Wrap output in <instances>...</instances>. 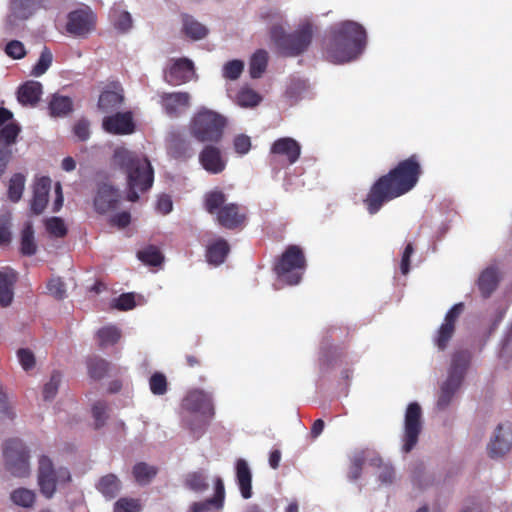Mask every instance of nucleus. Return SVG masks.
I'll return each instance as SVG.
<instances>
[{
    "label": "nucleus",
    "instance_id": "nucleus-55",
    "mask_svg": "<svg viewBox=\"0 0 512 512\" xmlns=\"http://www.w3.org/2000/svg\"><path fill=\"white\" fill-rule=\"evenodd\" d=\"M108 406L104 401H97L92 407V415L95 420V428L104 426L107 419Z\"/></svg>",
    "mask_w": 512,
    "mask_h": 512
},
{
    "label": "nucleus",
    "instance_id": "nucleus-38",
    "mask_svg": "<svg viewBox=\"0 0 512 512\" xmlns=\"http://www.w3.org/2000/svg\"><path fill=\"white\" fill-rule=\"evenodd\" d=\"M155 466L148 465L145 462H139L134 465L132 473L135 481L140 485H147L157 474Z\"/></svg>",
    "mask_w": 512,
    "mask_h": 512
},
{
    "label": "nucleus",
    "instance_id": "nucleus-27",
    "mask_svg": "<svg viewBox=\"0 0 512 512\" xmlns=\"http://www.w3.org/2000/svg\"><path fill=\"white\" fill-rule=\"evenodd\" d=\"M168 153L175 160L185 162L195 155V150L191 141L174 136L170 141Z\"/></svg>",
    "mask_w": 512,
    "mask_h": 512
},
{
    "label": "nucleus",
    "instance_id": "nucleus-52",
    "mask_svg": "<svg viewBox=\"0 0 512 512\" xmlns=\"http://www.w3.org/2000/svg\"><path fill=\"white\" fill-rule=\"evenodd\" d=\"M185 484L189 489L197 492L204 491L208 487L206 478L201 472L188 474L185 479Z\"/></svg>",
    "mask_w": 512,
    "mask_h": 512
},
{
    "label": "nucleus",
    "instance_id": "nucleus-46",
    "mask_svg": "<svg viewBox=\"0 0 512 512\" xmlns=\"http://www.w3.org/2000/svg\"><path fill=\"white\" fill-rule=\"evenodd\" d=\"M11 500L18 506L28 508L35 502V493L26 488H18L11 493Z\"/></svg>",
    "mask_w": 512,
    "mask_h": 512
},
{
    "label": "nucleus",
    "instance_id": "nucleus-1",
    "mask_svg": "<svg viewBox=\"0 0 512 512\" xmlns=\"http://www.w3.org/2000/svg\"><path fill=\"white\" fill-rule=\"evenodd\" d=\"M422 174L417 154L401 160L388 173L380 176L370 187L363 204L370 215L378 213L388 202L410 192Z\"/></svg>",
    "mask_w": 512,
    "mask_h": 512
},
{
    "label": "nucleus",
    "instance_id": "nucleus-15",
    "mask_svg": "<svg viewBox=\"0 0 512 512\" xmlns=\"http://www.w3.org/2000/svg\"><path fill=\"white\" fill-rule=\"evenodd\" d=\"M121 200L120 191L108 183H102L98 186L94 197L95 210L104 214L118 207Z\"/></svg>",
    "mask_w": 512,
    "mask_h": 512
},
{
    "label": "nucleus",
    "instance_id": "nucleus-11",
    "mask_svg": "<svg viewBox=\"0 0 512 512\" xmlns=\"http://www.w3.org/2000/svg\"><path fill=\"white\" fill-rule=\"evenodd\" d=\"M464 310L463 303H457L453 305L445 315L443 323L435 332L433 337L434 345L440 350L444 351L447 349L448 344L454 336L456 329V322Z\"/></svg>",
    "mask_w": 512,
    "mask_h": 512
},
{
    "label": "nucleus",
    "instance_id": "nucleus-14",
    "mask_svg": "<svg viewBox=\"0 0 512 512\" xmlns=\"http://www.w3.org/2000/svg\"><path fill=\"white\" fill-rule=\"evenodd\" d=\"M199 163L210 174H220L226 168V160L216 144L206 143L199 153Z\"/></svg>",
    "mask_w": 512,
    "mask_h": 512
},
{
    "label": "nucleus",
    "instance_id": "nucleus-2",
    "mask_svg": "<svg viewBox=\"0 0 512 512\" xmlns=\"http://www.w3.org/2000/svg\"><path fill=\"white\" fill-rule=\"evenodd\" d=\"M367 35L364 27L354 21L339 23L330 32L325 45V57L342 64L355 60L365 49Z\"/></svg>",
    "mask_w": 512,
    "mask_h": 512
},
{
    "label": "nucleus",
    "instance_id": "nucleus-51",
    "mask_svg": "<svg viewBox=\"0 0 512 512\" xmlns=\"http://www.w3.org/2000/svg\"><path fill=\"white\" fill-rule=\"evenodd\" d=\"M244 69V63L241 60L228 61L223 67V77L229 80L238 79Z\"/></svg>",
    "mask_w": 512,
    "mask_h": 512
},
{
    "label": "nucleus",
    "instance_id": "nucleus-9",
    "mask_svg": "<svg viewBox=\"0 0 512 512\" xmlns=\"http://www.w3.org/2000/svg\"><path fill=\"white\" fill-rule=\"evenodd\" d=\"M71 480L70 472L67 468L54 469L53 463L48 456H41L38 468V483L41 493L47 498H51L56 491L57 483H66Z\"/></svg>",
    "mask_w": 512,
    "mask_h": 512
},
{
    "label": "nucleus",
    "instance_id": "nucleus-23",
    "mask_svg": "<svg viewBox=\"0 0 512 512\" xmlns=\"http://www.w3.org/2000/svg\"><path fill=\"white\" fill-rule=\"evenodd\" d=\"M51 189V179L47 176L38 178L33 186V198L31 210L34 214H41L48 203V196Z\"/></svg>",
    "mask_w": 512,
    "mask_h": 512
},
{
    "label": "nucleus",
    "instance_id": "nucleus-48",
    "mask_svg": "<svg viewBox=\"0 0 512 512\" xmlns=\"http://www.w3.org/2000/svg\"><path fill=\"white\" fill-rule=\"evenodd\" d=\"M142 505L139 499L121 497L115 503L113 507L114 512H141Z\"/></svg>",
    "mask_w": 512,
    "mask_h": 512
},
{
    "label": "nucleus",
    "instance_id": "nucleus-60",
    "mask_svg": "<svg viewBox=\"0 0 512 512\" xmlns=\"http://www.w3.org/2000/svg\"><path fill=\"white\" fill-rule=\"evenodd\" d=\"M115 307L121 311H127L135 307V297L132 293H123L115 300Z\"/></svg>",
    "mask_w": 512,
    "mask_h": 512
},
{
    "label": "nucleus",
    "instance_id": "nucleus-16",
    "mask_svg": "<svg viewBox=\"0 0 512 512\" xmlns=\"http://www.w3.org/2000/svg\"><path fill=\"white\" fill-rule=\"evenodd\" d=\"M95 15L89 9H78L68 14L67 31L76 36L88 34L94 27Z\"/></svg>",
    "mask_w": 512,
    "mask_h": 512
},
{
    "label": "nucleus",
    "instance_id": "nucleus-29",
    "mask_svg": "<svg viewBox=\"0 0 512 512\" xmlns=\"http://www.w3.org/2000/svg\"><path fill=\"white\" fill-rule=\"evenodd\" d=\"M17 281L13 272L0 271V306L5 308L12 304L14 299V285Z\"/></svg>",
    "mask_w": 512,
    "mask_h": 512
},
{
    "label": "nucleus",
    "instance_id": "nucleus-24",
    "mask_svg": "<svg viewBox=\"0 0 512 512\" xmlns=\"http://www.w3.org/2000/svg\"><path fill=\"white\" fill-rule=\"evenodd\" d=\"M47 0H12L11 15L8 22L11 23V17L20 20H26L31 17L37 10L44 7Z\"/></svg>",
    "mask_w": 512,
    "mask_h": 512
},
{
    "label": "nucleus",
    "instance_id": "nucleus-6",
    "mask_svg": "<svg viewBox=\"0 0 512 512\" xmlns=\"http://www.w3.org/2000/svg\"><path fill=\"white\" fill-rule=\"evenodd\" d=\"M472 354L468 350H457L452 354L448 377L440 388L437 399V408L446 409L451 403L455 393L461 387L466 372L470 366Z\"/></svg>",
    "mask_w": 512,
    "mask_h": 512
},
{
    "label": "nucleus",
    "instance_id": "nucleus-31",
    "mask_svg": "<svg viewBox=\"0 0 512 512\" xmlns=\"http://www.w3.org/2000/svg\"><path fill=\"white\" fill-rule=\"evenodd\" d=\"M96 488L105 498L113 499L121 490V482L116 475L107 474L99 479Z\"/></svg>",
    "mask_w": 512,
    "mask_h": 512
},
{
    "label": "nucleus",
    "instance_id": "nucleus-19",
    "mask_svg": "<svg viewBox=\"0 0 512 512\" xmlns=\"http://www.w3.org/2000/svg\"><path fill=\"white\" fill-rule=\"evenodd\" d=\"M216 221L221 227L234 230L244 225L246 214L241 210L239 205L229 203L217 211Z\"/></svg>",
    "mask_w": 512,
    "mask_h": 512
},
{
    "label": "nucleus",
    "instance_id": "nucleus-34",
    "mask_svg": "<svg viewBox=\"0 0 512 512\" xmlns=\"http://www.w3.org/2000/svg\"><path fill=\"white\" fill-rule=\"evenodd\" d=\"M88 375L94 380L104 378L110 368V362L99 356H90L86 361Z\"/></svg>",
    "mask_w": 512,
    "mask_h": 512
},
{
    "label": "nucleus",
    "instance_id": "nucleus-63",
    "mask_svg": "<svg viewBox=\"0 0 512 512\" xmlns=\"http://www.w3.org/2000/svg\"><path fill=\"white\" fill-rule=\"evenodd\" d=\"M224 496V484L220 478H217L215 482V494L211 498V502L216 504V509H220L223 506Z\"/></svg>",
    "mask_w": 512,
    "mask_h": 512
},
{
    "label": "nucleus",
    "instance_id": "nucleus-3",
    "mask_svg": "<svg viewBox=\"0 0 512 512\" xmlns=\"http://www.w3.org/2000/svg\"><path fill=\"white\" fill-rule=\"evenodd\" d=\"M112 165L127 175L129 201L136 202L139 199L137 191L145 192L152 187L154 170L146 157L119 146L113 152Z\"/></svg>",
    "mask_w": 512,
    "mask_h": 512
},
{
    "label": "nucleus",
    "instance_id": "nucleus-28",
    "mask_svg": "<svg viewBox=\"0 0 512 512\" xmlns=\"http://www.w3.org/2000/svg\"><path fill=\"white\" fill-rule=\"evenodd\" d=\"M229 252V243L223 238H218L207 245L206 260L214 266L221 265L226 260Z\"/></svg>",
    "mask_w": 512,
    "mask_h": 512
},
{
    "label": "nucleus",
    "instance_id": "nucleus-54",
    "mask_svg": "<svg viewBox=\"0 0 512 512\" xmlns=\"http://www.w3.org/2000/svg\"><path fill=\"white\" fill-rule=\"evenodd\" d=\"M47 290L55 299L62 300L66 297L65 283L61 278H52L47 283Z\"/></svg>",
    "mask_w": 512,
    "mask_h": 512
},
{
    "label": "nucleus",
    "instance_id": "nucleus-62",
    "mask_svg": "<svg viewBox=\"0 0 512 512\" xmlns=\"http://www.w3.org/2000/svg\"><path fill=\"white\" fill-rule=\"evenodd\" d=\"M414 253V247L412 243H408L403 251L400 269L402 274L406 275L410 270V258Z\"/></svg>",
    "mask_w": 512,
    "mask_h": 512
},
{
    "label": "nucleus",
    "instance_id": "nucleus-12",
    "mask_svg": "<svg viewBox=\"0 0 512 512\" xmlns=\"http://www.w3.org/2000/svg\"><path fill=\"white\" fill-rule=\"evenodd\" d=\"M182 407L188 412L199 413L202 416L212 417L214 415L212 397L201 389L189 391L182 401Z\"/></svg>",
    "mask_w": 512,
    "mask_h": 512
},
{
    "label": "nucleus",
    "instance_id": "nucleus-32",
    "mask_svg": "<svg viewBox=\"0 0 512 512\" xmlns=\"http://www.w3.org/2000/svg\"><path fill=\"white\" fill-rule=\"evenodd\" d=\"M49 112L53 117H63L73 110L72 99L68 96L54 94L49 102Z\"/></svg>",
    "mask_w": 512,
    "mask_h": 512
},
{
    "label": "nucleus",
    "instance_id": "nucleus-39",
    "mask_svg": "<svg viewBox=\"0 0 512 512\" xmlns=\"http://www.w3.org/2000/svg\"><path fill=\"white\" fill-rule=\"evenodd\" d=\"M138 259L149 266H159L164 261V256L160 249L155 245H148L144 249L138 251Z\"/></svg>",
    "mask_w": 512,
    "mask_h": 512
},
{
    "label": "nucleus",
    "instance_id": "nucleus-56",
    "mask_svg": "<svg viewBox=\"0 0 512 512\" xmlns=\"http://www.w3.org/2000/svg\"><path fill=\"white\" fill-rule=\"evenodd\" d=\"M18 360L25 371H29L35 366V356L33 352L26 348H21L17 351Z\"/></svg>",
    "mask_w": 512,
    "mask_h": 512
},
{
    "label": "nucleus",
    "instance_id": "nucleus-7",
    "mask_svg": "<svg viewBox=\"0 0 512 512\" xmlns=\"http://www.w3.org/2000/svg\"><path fill=\"white\" fill-rule=\"evenodd\" d=\"M306 269L303 250L297 245H289L277 260L274 271L289 285H297Z\"/></svg>",
    "mask_w": 512,
    "mask_h": 512
},
{
    "label": "nucleus",
    "instance_id": "nucleus-20",
    "mask_svg": "<svg viewBox=\"0 0 512 512\" xmlns=\"http://www.w3.org/2000/svg\"><path fill=\"white\" fill-rule=\"evenodd\" d=\"M103 129L115 135L131 134L135 130V124L131 112H118L103 119Z\"/></svg>",
    "mask_w": 512,
    "mask_h": 512
},
{
    "label": "nucleus",
    "instance_id": "nucleus-4",
    "mask_svg": "<svg viewBox=\"0 0 512 512\" xmlns=\"http://www.w3.org/2000/svg\"><path fill=\"white\" fill-rule=\"evenodd\" d=\"M227 126L226 116L207 107H200L191 117L188 130L190 136L200 143L219 144Z\"/></svg>",
    "mask_w": 512,
    "mask_h": 512
},
{
    "label": "nucleus",
    "instance_id": "nucleus-43",
    "mask_svg": "<svg viewBox=\"0 0 512 512\" xmlns=\"http://www.w3.org/2000/svg\"><path fill=\"white\" fill-rule=\"evenodd\" d=\"M110 18L113 21L114 27L121 32H127L132 27V17L127 11L113 8L110 11Z\"/></svg>",
    "mask_w": 512,
    "mask_h": 512
},
{
    "label": "nucleus",
    "instance_id": "nucleus-36",
    "mask_svg": "<svg viewBox=\"0 0 512 512\" xmlns=\"http://www.w3.org/2000/svg\"><path fill=\"white\" fill-rule=\"evenodd\" d=\"M122 102V94L116 91L105 90L99 96L98 108L104 112H109L117 109Z\"/></svg>",
    "mask_w": 512,
    "mask_h": 512
},
{
    "label": "nucleus",
    "instance_id": "nucleus-25",
    "mask_svg": "<svg viewBox=\"0 0 512 512\" xmlns=\"http://www.w3.org/2000/svg\"><path fill=\"white\" fill-rule=\"evenodd\" d=\"M42 84L37 81H27L17 90V100L23 106H35L42 95Z\"/></svg>",
    "mask_w": 512,
    "mask_h": 512
},
{
    "label": "nucleus",
    "instance_id": "nucleus-49",
    "mask_svg": "<svg viewBox=\"0 0 512 512\" xmlns=\"http://www.w3.org/2000/svg\"><path fill=\"white\" fill-rule=\"evenodd\" d=\"M62 375L59 371H54L51 374L50 380L43 387V398L46 401H50L55 398L60 383H61Z\"/></svg>",
    "mask_w": 512,
    "mask_h": 512
},
{
    "label": "nucleus",
    "instance_id": "nucleus-45",
    "mask_svg": "<svg viewBox=\"0 0 512 512\" xmlns=\"http://www.w3.org/2000/svg\"><path fill=\"white\" fill-rule=\"evenodd\" d=\"M149 388L153 395L162 396L168 391L167 377L162 372H155L149 378Z\"/></svg>",
    "mask_w": 512,
    "mask_h": 512
},
{
    "label": "nucleus",
    "instance_id": "nucleus-26",
    "mask_svg": "<svg viewBox=\"0 0 512 512\" xmlns=\"http://www.w3.org/2000/svg\"><path fill=\"white\" fill-rule=\"evenodd\" d=\"M236 480L244 499L252 496V473L246 460L240 458L236 461Z\"/></svg>",
    "mask_w": 512,
    "mask_h": 512
},
{
    "label": "nucleus",
    "instance_id": "nucleus-44",
    "mask_svg": "<svg viewBox=\"0 0 512 512\" xmlns=\"http://www.w3.org/2000/svg\"><path fill=\"white\" fill-rule=\"evenodd\" d=\"M25 177L21 173H15L9 181L8 197L12 202H18L23 194Z\"/></svg>",
    "mask_w": 512,
    "mask_h": 512
},
{
    "label": "nucleus",
    "instance_id": "nucleus-22",
    "mask_svg": "<svg viewBox=\"0 0 512 512\" xmlns=\"http://www.w3.org/2000/svg\"><path fill=\"white\" fill-rule=\"evenodd\" d=\"M160 104L168 116L177 117L181 108L189 107L190 94L188 92H164L160 94Z\"/></svg>",
    "mask_w": 512,
    "mask_h": 512
},
{
    "label": "nucleus",
    "instance_id": "nucleus-33",
    "mask_svg": "<svg viewBox=\"0 0 512 512\" xmlns=\"http://www.w3.org/2000/svg\"><path fill=\"white\" fill-rule=\"evenodd\" d=\"M182 21L183 32L187 37L193 40H200L208 34L206 26L195 20L192 16L184 15Z\"/></svg>",
    "mask_w": 512,
    "mask_h": 512
},
{
    "label": "nucleus",
    "instance_id": "nucleus-57",
    "mask_svg": "<svg viewBox=\"0 0 512 512\" xmlns=\"http://www.w3.org/2000/svg\"><path fill=\"white\" fill-rule=\"evenodd\" d=\"M6 54L13 59H22L26 55V50L22 42L12 40L5 47Z\"/></svg>",
    "mask_w": 512,
    "mask_h": 512
},
{
    "label": "nucleus",
    "instance_id": "nucleus-58",
    "mask_svg": "<svg viewBox=\"0 0 512 512\" xmlns=\"http://www.w3.org/2000/svg\"><path fill=\"white\" fill-rule=\"evenodd\" d=\"M233 147L236 153L240 155L247 154L251 149V139L245 134L236 135L233 139Z\"/></svg>",
    "mask_w": 512,
    "mask_h": 512
},
{
    "label": "nucleus",
    "instance_id": "nucleus-18",
    "mask_svg": "<svg viewBox=\"0 0 512 512\" xmlns=\"http://www.w3.org/2000/svg\"><path fill=\"white\" fill-rule=\"evenodd\" d=\"M301 154L300 144L293 138L282 137L273 142L270 148L272 157H282L288 165L296 163Z\"/></svg>",
    "mask_w": 512,
    "mask_h": 512
},
{
    "label": "nucleus",
    "instance_id": "nucleus-47",
    "mask_svg": "<svg viewBox=\"0 0 512 512\" xmlns=\"http://www.w3.org/2000/svg\"><path fill=\"white\" fill-rule=\"evenodd\" d=\"M53 55L49 48L44 47L40 53L37 63L34 65L31 74L35 77L42 76L51 66Z\"/></svg>",
    "mask_w": 512,
    "mask_h": 512
},
{
    "label": "nucleus",
    "instance_id": "nucleus-64",
    "mask_svg": "<svg viewBox=\"0 0 512 512\" xmlns=\"http://www.w3.org/2000/svg\"><path fill=\"white\" fill-rule=\"evenodd\" d=\"M186 427L196 436L199 437L205 430L206 423L202 419L185 420Z\"/></svg>",
    "mask_w": 512,
    "mask_h": 512
},
{
    "label": "nucleus",
    "instance_id": "nucleus-5",
    "mask_svg": "<svg viewBox=\"0 0 512 512\" xmlns=\"http://www.w3.org/2000/svg\"><path fill=\"white\" fill-rule=\"evenodd\" d=\"M315 26L310 20H303L292 33H286L284 28L275 23L269 30L272 42L284 56L301 55L312 43Z\"/></svg>",
    "mask_w": 512,
    "mask_h": 512
},
{
    "label": "nucleus",
    "instance_id": "nucleus-17",
    "mask_svg": "<svg viewBox=\"0 0 512 512\" xmlns=\"http://www.w3.org/2000/svg\"><path fill=\"white\" fill-rule=\"evenodd\" d=\"M512 447V428L510 425L499 424L489 445L488 453L491 458L505 455Z\"/></svg>",
    "mask_w": 512,
    "mask_h": 512
},
{
    "label": "nucleus",
    "instance_id": "nucleus-59",
    "mask_svg": "<svg viewBox=\"0 0 512 512\" xmlns=\"http://www.w3.org/2000/svg\"><path fill=\"white\" fill-rule=\"evenodd\" d=\"M73 131L75 136L81 140L86 141L90 137V123L86 119L78 120L74 127Z\"/></svg>",
    "mask_w": 512,
    "mask_h": 512
},
{
    "label": "nucleus",
    "instance_id": "nucleus-41",
    "mask_svg": "<svg viewBox=\"0 0 512 512\" xmlns=\"http://www.w3.org/2000/svg\"><path fill=\"white\" fill-rule=\"evenodd\" d=\"M226 202V195L220 190H214L205 195L204 206L209 214H217Z\"/></svg>",
    "mask_w": 512,
    "mask_h": 512
},
{
    "label": "nucleus",
    "instance_id": "nucleus-13",
    "mask_svg": "<svg viewBox=\"0 0 512 512\" xmlns=\"http://www.w3.org/2000/svg\"><path fill=\"white\" fill-rule=\"evenodd\" d=\"M368 463L371 467H378L382 464L380 455L370 449H361L355 451L350 457V465L348 469V478L356 481L361 477L363 466Z\"/></svg>",
    "mask_w": 512,
    "mask_h": 512
},
{
    "label": "nucleus",
    "instance_id": "nucleus-53",
    "mask_svg": "<svg viewBox=\"0 0 512 512\" xmlns=\"http://www.w3.org/2000/svg\"><path fill=\"white\" fill-rule=\"evenodd\" d=\"M47 231L55 237L61 238L67 234L64 221L59 217H52L46 221Z\"/></svg>",
    "mask_w": 512,
    "mask_h": 512
},
{
    "label": "nucleus",
    "instance_id": "nucleus-35",
    "mask_svg": "<svg viewBox=\"0 0 512 512\" xmlns=\"http://www.w3.org/2000/svg\"><path fill=\"white\" fill-rule=\"evenodd\" d=\"M121 338V331L113 325L100 328L97 331L98 345L101 349L115 345Z\"/></svg>",
    "mask_w": 512,
    "mask_h": 512
},
{
    "label": "nucleus",
    "instance_id": "nucleus-21",
    "mask_svg": "<svg viewBox=\"0 0 512 512\" xmlns=\"http://www.w3.org/2000/svg\"><path fill=\"white\" fill-rule=\"evenodd\" d=\"M193 72V62L187 58H180L165 72L164 79L169 85L178 86L188 82Z\"/></svg>",
    "mask_w": 512,
    "mask_h": 512
},
{
    "label": "nucleus",
    "instance_id": "nucleus-50",
    "mask_svg": "<svg viewBox=\"0 0 512 512\" xmlns=\"http://www.w3.org/2000/svg\"><path fill=\"white\" fill-rule=\"evenodd\" d=\"M260 101V95L252 89H243L237 95V103L241 107H255Z\"/></svg>",
    "mask_w": 512,
    "mask_h": 512
},
{
    "label": "nucleus",
    "instance_id": "nucleus-10",
    "mask_svg": "<svg viewBox=\"0 0 512 512\" xmlns=\"http://www.w3.org/2000/svg\"><path fill=\"white\" fill-rule=\"evenodd\" d=\"M422 431V409L417 402L410 403L405 412L402 450L409 453L418 443Z\"/></svg>",
    "mask_w": 512,
    "mask_h": 512
},
{
    "label": "nucleus",
    "instance_id": "nucleus-8",
    "mask_svg": "<svg viewBox=\"0 0 512 512\" xmlns=\"http://www.w3.org/2000/svg\"><path fill=\"white\" fill-rule=\"evenodd\" d=\"M6 469L16 477L30 474L29 452L18 438L9 439L3 448Z\"/></svg>",
    "mask_w": 512,
    "mask_h": 512
},
{
    "label": "nucleus",
    "instance_id": "nucleus-40",
    "mask_svg": "<svg viewBox=\"0 0 512 512\" xmlns=\"http://www.w3.org/2000/svg\"><path fill=\"white\" fill-rule=\"evenodd\" d=\"M21 132V127L16 122H10L0 127V147H8L16 143L17 137Z\"/></svg>",
    "mask_w": 512,
    "mask_h": 512
},
{
    "label": "nucleus",
    "instance_id": "nucleus-61",
    "mask_svg": "<svg viewBox=\"0 0 512 512\" xmlns=\"http://www.w3.org/2000/svg\"><path fill=\"white\" fill-rule=\"evenodd\" d=\"M380 470L378 479L382 484H391L395 478V472L390 464L382 461L381 466L376 467Z\"/></svg>",
    "mask_w": 512,
    "mask_h": 512
},
{
    "label": "nucleus",
    "instance_id": "nucleus-37",
    "mask_svg": "<svg viewBox=\"0 0 512 512\" xmlns=\"http://www.w3.org/2000/svg\"><path fill=\"white\" fill-rule=\"evenodd\" d=\"M268 64V53L263 50H257L250 59L249 72L254 79L260 78L266 70Z\"/></svg>",
    "mask_w": 512,
    "mask_h": 512
},
{
    "label": "nucleus",
    "instance_id": "nucleus-30",
    "mask_svg": "<svg viewBox=\"0 0 512 512\" xmlns=\"http://www.w3.org/2000/svg\"><path fill=\"white\" fill-rule=\"evenodd\" d=\"M499 282L497 269L494 267H488L483 270L478 278V288L481 295L484 298L490 297V295L496 290Z\"/></svg>",
    "mask_w": 512,
    "mask_h": 512
},
{
    "label": "nucleus",
    "instance_id": "nucleus-42",
    "mask_svg": "<svg viewBox=\"0 0 512 512\" xmlns=\"http://www.w3.org/2000/svg\"><path fill=\"white\" fill-rule=\"evenodd\" d=\"M21 253L31 256L36 253V244L34 241V230L30 223H27L21 233Z\"/></svg>",
    "mask_w": 512,
    "mask_h": 512
}]
</instances>
